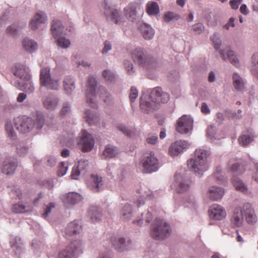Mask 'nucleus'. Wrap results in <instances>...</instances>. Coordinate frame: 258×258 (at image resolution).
Wrapping results in <instances>:
<instances>
[{
    "instance_id": "nucleus-21",
    "label": "nucleus",
    "mask_w": 258,
    "mask_h": 258,
    "mask_svg": "<svg viewBox=\"0 0 258 258\" xmlns=\"http://www.w3.org/2000/svg\"><path fill=\"white\" fill-rule=\"evenodd\" d=\"M224 194V190L222 188L217 186H212L208 190L209 198L212 201H218L221 200Z\"/></svg>"
},
{
    "instance_id": "nucleus-22",
    "label": "nucleus",
    "mask_w": 258,
    "mask_h": 258,
    "mask_svg": "<svg viewBox=\"0 0 258 258\" xmlns=\"http://www.w3.org/2000/svg\"><path fill=\"white\" fill-rule=\"evenodd\" d=\"M82 231V226L79 221H75L69 224L66 228L67 236L77 235Z\"/></svg>"
},
{
    "instance_id": "nucleus-28",
    "label": "nucleus",
    "mask_w": 258,
    "mask_h": 258,
    "mask_svg": "<svg viewBox=\"0 0 258 258\" xmlns=\"http://www.w3.org/2000/svg\"><path fill=\"white\" fill-rule=\"evenodd\" d=\"M23 48L27 51L32 53L37 49V44L36 42L29 38H25L22 42Z\"/></svg>"
},
{
    "instance_id": "nucleus-1",
    "label": "nucleus",
    "mask_w": 258,
    "mask_h": 258,
    "mask_svg": "<svg viewBox=\"0 0 258 258\" xmlns=\"http://www.w3.org/2000/svg\"><path fill=\"white\" fill-rule=\"evenodd\" d=\"M96 85L97 82L95 78L92 76L89 77L87 85L86 96L87 103L93 108H97V107L96 102V94H98L103 101L107 104H110L112 101L110 95L104 87H100L97 92H96Z\"/></svg>"
},
{
    "instance_id": "nucleus-48",
    "label": "nucleus",
    "mask_w": 258,
    "mask_h": 258,
    "mask_svg": "<svg viewBox=\"0 0 258 258\" xmlns=\"http://www.w3.org/2000/svg\"><path fill=\"white\" fill-rule=\"evenodd\" d=\"M152 219V214L150 212H148L146 214V216L145 218H144V219L143 218L142 219H139L138 220L134 221H133V223L134 224L140 225L143 223V220H145L146 223H149L150 222Z\"/></svg>"
},
{
    "instance_id": "nucleus-6",
    "label": "nucleus",
    "mask_w": 258,
    "mask_h": 258,
    "mask_svg": "<svg viewBox=\"0 0 258 258\" xmlns=\"http://www.w3.org/2000/svg\"><path fill=\"white\" fill-rule=\"evenodd\" d=\"M171 233L170 225L163 220L157 219L152 224L151 236L157 240H162L169 236Z\"/></svg>"
},
{
    "instance_id": "nucleus-13",
    "label": "nucleus",
    "mask_w": 258,
    "mask_h": 258,
    "mask_svg": "<svg viewBox=\"0 0 258 258\" xmlns=\"http://www.w3.org/2000/svg\"><path fill=\"white\" fill-rule=\"evenodd\" d=\"M192 124L191 118L184 115L177 121L176 130L180 134H186L192 129Z\"/></svg>"
},
{
    "instance_id": "nucleus-40",
    "label": "nucleus",
    "mask_w": 258,
    "mask_h": 258,
    "mask_svg": "<svg viewBox=\"0 0 258 258\" xmlns=\"http://www.w3.org/2000/svg\"><path fill=\"white\" fill-rule=\"evenodd\" d=\"M132 207L130 204H125L121 210V218L123 220L127 221L132 216Z\"/></svg>"
},
{
    "instance_id": "nucleus-44",
    "label": "nucleus",
    "mask_w": 258,
    "mask_h": 258,
    "mask_svg": "<svg viewBox=\"0 0 258 258\" xmlns=\"http://www.w3.org/2000/svg\"><path fill=\"white\" fill-rule=\"evenodd\" d=\"M27 207L21 204H16L13 206L12 210V211L16 213H22L26 212L29 211V209H26Z\"/></svg>"
},
{
    "instance_id": "nucleus-24",
    "label": "nucleus",
    "mask_w": 258,
    "mask_h": 258,
    "mask_svg": "<svg viewBox=\"0 0 258 258\" xmlns=\"http://www.w3.org/2000/svg\"><path fill=\"white\" fill-rule=\"evenodd\" d=\"M58 104V98L52 95L46 97L43 100V105L47 110H54L56 108Z\"/></svg>"
},
{
    "instance_id": "nucleus-49",
    "label": "nucleus",
    "mask_w": 258,
    "mask_h": 258,
    "mask_svg": "<svg viewBox=\"0 0 258 258\" xmlns=\"http://www.w3.org/2000/svg\"><path fill=\"white\" fill-rule=\"evenodd\" d=\"M192 30L197 34L201 33L204 30V26L202 23H197L192 25Z\"/></svg>"
},
{
    "instance_id": "nucleus-60",
    "label": "nucleus",
    "mask_w": 258,
    "mask_h": 258,
    "mask_svg": "<svg viewBox=\"0 0 258 258\" xmlns=\"http://www.w3.org/2000/svg\"><path fill=\"white\" fill-rule=\"evenodd\" d=\"M221 169L220 167H217L215 172L214 173V176L217 178L218 180H219L220 182H222L223 180V177L221 174Z\"/></svg>"
},
{
    "instance_id": "nucleus-39",
    "label": "nucleus",
    "mask_w": 258,
    "mask_h": 258,
    "mask_svg": "<svg viewBox=\"0 0 258 258\" xmlns=\"http://www.w3.org/2000/svg\"><path fill=\"white\" fill-rule=\"evenodd\" d=\"M233 86L237 90H242L244 87V82L242 78L237 74L233 75Z\"/></svg>"
},
{
    "instance_id": "nucleus-31",
    "label": "nucleus",
    "mask_w": 258,
    "mask_h": 258,
    "mask_svg": "<svg viewBox=\"0 0 258 258\" xmlns=\"http://www.w3.org/2000/svg\"><path fill=\"white\" fill-rule=\"evenodd\" d=\"M171 186L179 193L185 192L189 188V185L187 182L185 181H181L180 182L175 181Z\"/></svg>"
},
{
    "instance_id": "nucleus-19",
    "label": "nucleus",
    "mask_w": 258,
    "mask_h": 258,
    "mask_svg": "<svg viewBox=\"0 0 258 258\" xmlns=\"http://www.w3.org/2000/svg\"><path fill=\"white\" fill-rule=\"evenodd\" d=\"M187 143L185 141H178L172 144L169 148V154L171 156H177L183 152V150L187 146Z\"/></svg>"
},
{
    "instance_id": "nucleus-51",
    "label": "nucleus",
    "mask_w": 258,
    "mask_h": 258,
    "mask_svg": "<svg viewBox=\"0 0 258 258\" xmlns=\"http://www.w3.org/2000/svg\"><path fill=\"white\" fill-rule=\"evenodd\" d=\"M88 165V162L87 160L82 159L78 162V165L77 167L82 172L85 170Z\"/></svg>"
},
{
    "instance_id": "nucleus-42",
    "label": "nucleus",
    "mask_w": 258,
    "mask_h": 258,
    "mask_svg": "<svg viewBox=\"0 0 258 258\" xmlns=\"http://www.w3.org/2000/svg\"><path fill=\"white\" fill-rule=\"evenodd\" d=\"M45 119L43 115L41 113H38L36 114L35 122H34V126H35L37 129H40L42 127L44 123Z\"/></svg>"
},
{
    "instance_id": "nucleus-14",
    "label": "nucleus",
    "mask_w": 258,
    "mask_h": 258,
    "mask_svg": "<svg viewBox=\"0 0 258 258\" xmlns=\"http://www.w3.org/2000/svg\"><path fill=\"white\" fill-rule=\"evenodd\" d=\"M78 145L82 148L83 151L88 152L91 151L94 147V140L91 135L86 130H82Z\"/></svg>"
},
{
    "instance_id": "nucleus-10",
    "label": "nucleus",
    "mask_w": 258,
    "mask_h": 258,
    "mask_svg": "<svg viewBox=\"0 0 258 258\" xmlns=\"http://www.w3.org/2000/svg\"><path fill=\"white\" fill-rule=\"evenodd\" d=\"M141 163L143 172L144 173H151L156 171L159 168L158 160L155 156L153 152L145 153Z\"/></svg>"
},
{
    "instance_id": "nucleus-34",
    "label": "nucleus",
    "mask_w": 258,
    "mask_h": 258,
    "mask_svg": "<svg viewBox=\"0 0 258 258\" xmlns=\"http://www.w3.org/2000/svg\"><path fill=\"white\" fill-rule=\"evenodd\" d=\"M232 182L237 190L244 194L248 193L247 187L238 178H233Z\"/></svg>"
},
{
    "instance_id": "nucleus-27",
    "label": "nucleus",
    "mask_w": 258,
    "mask_h": 258,
    "mask_svg": "<svg viewBox=\"0 0 258 258\" xmlns=\"http://www.w3.org/2000/svg\"><path fill=\"white\" fill-rule=\"evenodd\" d=\"M45 21L46 18L43 13H37L30 23V27L32 29L35 30L38 27L39 24L44 23Z\"/></svg>"
},
{
    "instance_id": "nucleus-61",
    "label": "nucleus",
    "mask_w": 258,
    "mask_h": 258,
    "mask_svg": "<svg viewBox=\"0 0 258 258\" xmlns=\"http://www.w3.org/2000/svg\"><path fill=\"white\" fill-rule=\"evenodd\" d=\"M104 48L102 49V52L103 54L106 53L109 50L111 49V45L110 42L108 41H105L104 43Z\"/></svg>"
},
{
    "instance_id": "nucleus-17",
    "label": "nucleus",
    "mask_w": 258,
    "mask_h": 258,
    "mask_svg": "<svg viewBox=\"0 0 258 258\" xmlns=\"http://www.w3.org/2000/svg\"><path fill=\"white\" fill-rule=\"evenodd\" d=\"M243 214L245 220L248 224H253L256 222L257 217L252 205L249 203L243 204Z\"/></svg>"
},
{
    "instance_id": "nucleus-18",
    "label": "nucleus",
    "mask_w": 258,
    "mask_h": 258,
    "mask_svg": "<svg viewBox=\"0 0 258 258\" xmlns=\"http://www.w3.org/2000/svg\"><path fill=\"white\" fill-rule=\"evenodd\" d=\"M104 9L105 15L108 21L115 24H118L121 21L119 12L117 10H112L107 5H105Z\"/></svg>"
},
{
    "instance_id": "nucleus-37",
    "label": "nucleus",
    "mask_w": 258,
    "mask_h": 258,
    "mask_svg": "<svg viewBox=\"0 0 258 258\" xmlns=\"http://www.w3.org/2000/svg\"><path fill=\"white\" fill-rule=\"evenodd\" d=\"M85 118L86 121L90 125L98 123L99 120L96 114L90 110H87L85 112Z\"/></svg>"
},
{
    "instance_id": "nucleus-32",
    "label": "nucleus",
    "mask_w": 258,
    "mask_h": 258,
    "mask_svg": "<svg viewBox=\"0 0 258 258\" xmlns=\"http://www.w3.org/2000/svg\"><path fill=\"white\" fill-rule=\"evenodd\" d=\"M117 148L111 145H107L103 152V155L105 158H112L115 157L118 154Z\"/></svg>"
},
{
    "instance_id": "nucleus-58",
    "label": "nucleus",
    "mask_w": 258,
    "mask_h": 258,
    "mask_svg": "<svg viewBox=\"0 0 258 258\" xmlns=\"http://www.w3.org/2000/svg\"><path fill=\"white\" fill-rule=\"evenodd\" d=\"M55 207V205L54 203H50L48 206L46 207L45 211L43 214V217L44 218H46L48 214L50 213L51 209L54 208Z\"/></svg>"
},
{
    "instance_id": "nucleus-55",
    "label": "nucleus",
    "mask_w": 258,
    "mask_h": 258,
    "mask_svg": "<svg viewBox=\"0 0 258 258\" xmlns=\"http://www.w3.org/2000/svg\"><path fill=\"white\" fill-rule=\"evenodd\" d=\"M124 66L127 73L130 75H131L133 72V64L128 61H125L124 62Z\"/></svg>"
},
{
    "instance_id": "nucleus-23",
    "label": "nucleus",
    "mask_w": 258,
    "mask_h": 258,
    "mask_svg": "<svg viewBox=\"0 0 258 258\" xmlns=\"http://www.w3.org/2000/svg\"><path fill=\"white\" fill-rule=\"evenodd\" d=\"M228 166L230 172L233 174L239 175L245 171L244 166L241 165L239 161L234 159L230 160Z\"/></svg>"
},
{
    "instance_id": "nucleus-2",
    "label": "nucleus",
    "mask_w": 258,
    "mask_h": 258,
    "mask_svg": "<svg viewBox=\"0 0 258 258\" xmlns=\"http://www.w3.org/2000/svg\"><path fill=\"white\" fill-rule=\"evenodd\" d=\"M62 74L57 68L53 69L52 72L49 68L45 67L40 70V85L48 89L57 90L59 87Z\"/></svg>"
},
{
    "instance_id": "nucleus-33",
    "label": "nucleus",
    "mask_w": 258,
    "mask_h": 258,
    "mask_svg": "<svg viewBox=\"0 0 258 258\" xmlns=\"http://www.w3.org/2000/svg\"><path fill=\"white\" fill-rule=\"evenodd\" d=\"M146 12L149 15H155L159 12V8L156 2H149L146 5Z\"/></svg>"
},
{
    "instance_id": "nucleus-62",
    "label": "nucleus",
    "mask_w": 258,
    "mask_h": 258,
    "mask_svg": "<svg viewBox=\"0 0 258 258\" xmlns=\"http://www.w3.org/2000/svg\"><path fill=\"white\" fill-rule=\"evenodd\" d=\"M27 148L25 147H23L22 148L20 147H17V152L18 154L20 156H23L25 155L27 153Z\"/></svg>"
},
{
    "instance_id": "nucleus-63",
    "label": "nucleus",
    "mask_w": 258,
    "mask_h": 258,
    "mask_svg": "<svg viewBox=\"0 0 258 258\" xmlns=\"http://www.w3.org/2000/svg\"><path fill=\"white\" fill-rule=\"evenodd\" d=\"M201 111L204 114H208L210 110L209 107L206 103H203L201 106Z\"/></svg>"
},
{
    "instance_id": "nucleus-57",
    "label": "nucleus",
    "mask_w": 258,
    "mask_h": 258,
    "mask_svg": "<svg viewBox=\"0 0 258 258\" xmlns=\"http://www.w3.org/2000/svg\"><path fill=\"white\" fill-rule=\"evenodd\" d=\"M242 0H230V5L232 9L237 10Z\"/></svg>"
},
{
    "instance_id": "nucleus-47",
    "label": "nucleus",
    "mask_w": 258,
    "mask_h": 258,
    "mask_svg": "<svg viewBox=\"0 0 258 258\" xmlns=\"http://www.w3.org/2000/svg\"><path fill=\"white\" fill-rule=\"evenodd\" d=\"M211 40L213 42L214 48L218 50L221 44V40L217 34H213L211 37Z\"/></svg>"
},
{
    "instance_id": "nucleus-36",
    "label": "nucleus",
    "mask_w": 258,
    "mask_h": 258,
    "mask_svg": "<svg viewBox=\"0 0 258 258\" xmlns=\"http://www.w3.org/2000/svg\"><path fill=\"white\" fill-rule=\"evenodd\" d=\"M63 86L67 93L68 94L71 93L75 88L73 78L70 76L67 77L63 81Z\"/></svg>"
},
{
    "instance_id": "nucleus-50",
    "label": "nucleus",
    "mask_w": 258,
    "mask_h": 258,
    "mask_svg": "<svg viewBox=\"0 0 258 258\" xmlns=\"http://www.w3.org/2000/svg\"><path fill=\"white\" fill-rule=\"evenodd\" d=\"M102 75L104 78L107 81H112L115 78L114 74L108 70L104 71Z\"/></svg>"
},
{
    "instance_id": "nucleus-53",
    "label": "nucleus",
    "mask_w": 258,
    "mask_h": 258,
    "mask_svg": "<svg viewBox=\"0 0 258 258\" xmlns=\"http://www.w3.org/2000/svg\"><path fill=\"white\" fill-rule=\"evenodd\" d=\"M176 15L173 12H168L166 13L164 16L163 19L164 21L168 22L170 21L172 19L175 18Z\"/></svg>"
},
{
    "instance_id": "nucleus-4",
    "label": "nucleus",
    "mask_w": 258,
    "mask_h": 258,
    "mask_svg": "<svg viewBox=\"0 0 258 258\" xmlns=\"http://www.w3.org/2000/svg\"><path fill=\"white\" fill-rule=\"evenodd\" d=\"M150 97L152 102L145 101L143 97H141L140 101V107L145 112L148 113L153 109L154 103H167L169 100V95L165 92H163L160 87H156L152 89Z\"/></svg>"
},
{
    "instance_id": "nucleus-9",
    "label": "nucleus",
    "mask_w": 258,
    "mask_h": 258,
    "mask_svg": "<svg viewBox=\"0 0 258 258\" xmlns=\"http://www.w3.org/2000/svg\"><path fill=\"white\" fill-rule=\"evenodd\" d=\"M63 27L61 22L58 20H53L51 26V32L53 37L56 40L57 45L63 48H67L71 45L70 41L64 37H59L63 33Z\"/></svg>"
},
{
    "instance_id": "nucleus-16",
    "label": "nucleus",
    "mask_w": 258,
    "mask_h": 258,
    "mask_svg": "<svg viewBox=\"0 0 258 258\" xmlns=\"http://www.w3.org/2000/svg\"><path fill=\"white\" fill-rule=\"evenodd\" d=\"M111 242L112 246L118 251H122L131 248V241H126L123 237L114 236L111 237Z\"/></svg>"
},
{
    "instance_id": "nucleus-20",
    "label": "nucleus",
    "mask_w": 258,
    "mask_h": 258,
    "mask_svg": "<svg viewBox=\"0 0 258 258\" xmlns=\"http://www.w3.org/2000/svg\"><path fill=\"white\" fill-rule=\"evenodd\" d=\"M140 9L141 6L139 3H130L124 8V15L127 19L133 21L136 18L137 11Z\"/></svg>"
},
{
    "instance_id": "nucleus-11",
    "label": "nucleus",
    "mask_w": 258,
    "mask_h": 258,
    "mask_svg": "<svg viewBox=\"0 0 258 258\" xmlns=\"http://www.w3.org/2000/svg\"><path fill=\"white\" fill-rule=\"evenodd\" d=\"M15 127L22 133L29 132L34 126V121L30 117L19 116L15 119Z\"/></svg>"
},
{
    "instance_id": "nucleus-30",
    "label": "nucleus",
    "mask_w": 258,
    "mask_h": 258,
    "mask_svg": "<svg viewBox=\"0 0 258 258\" xmlns=\"http://www.w3.org/2000/svg\"><path fill=\"white\" fill-rule=\"evenodd\" d=\"M17 167V164L15 161H10L9 160H6L4 163L2 168V172L6 175L13 174Z\"/></svg>"
},
{
    "instance_id": "nucleus-64",
    "label": "nucleus",
    "mask_w": 258,
    "mask_h": 258,
    "mask_svg": "<svg viewBox=\"0 0 258 258\" xmlns=\"http://www.w3.org/2000/svg\"><path fill=\"white\" fill-rule=\"evenodd\" d=\"M70 110V106L68 104H66L63 105L61 109L60 114L61 115H65L67 112Z\"/></svg>"
},
{
    "instance_id": "nucleus-29",
    "label": "nucleus",
    "mask_w": 258,
    "mask_h": 258,
    "mask_svg": "<svg viewBox=\"0 0 258 258\" xmlns=\"http://www.w3.org/2000/svg\"><path fill=\"white\" fill-rule=\"evenodd\" d=\"M82 199L80 195L76 192H70L63 199L64 204H75Z\"/></svg>"
},
{
    "instance_id": "nucleus-5",
    "label": "nucleus",
    "mask_w": 258,
    "mask_h": 258,
    "mask_svg": "<svg viewBox=\"0 0 258 258\" xmlns=\"http://www.w3.org/2000/svg\"><path fill=\"white\" fill-rule=\"evenodd\" d=\"M14 74L17 77L25 81V83L19 82L18 83V88L20 90L29 92L33 91L34 88L30 81V75L26 71V67L24 65L17 64L15 66V70L14 71Z\"/></svg>"
},
{
    "instance_id": "nucleus-8",
    "label": "nucleus",
    "mask_w": 258,
    "mask_h": 258,
    "mask_svg": "<svg viewBox=\"0 0 258 258\" xmlns=\"http://www.w3.org/2000/svg\"><path fill=\"white\" fill-rule=\"evenodd\" d=\"M131 55L135 62L140 64L143 67L153 68L156 66V60L153 57L145 54L143 49L141 48H137L133 50Z\"/></svg>"
},
{
    "instance_id": "nucleus-12",
    "label": "nucleus",
    "mask_w": 258,
    "mask_h": 258,
    "mask_svg": "<svg viewBox=\"0 0 258 258\" xmlns=\"http://www.w3.org/2000/svg\"><path fill=\"white\" fill-rule=\"evenodd\" d=\"M208 215L210 219L212 220L222 221L226 217L227 212L221 205L214 204L210 207Z\"/></svg>"
},
{
    "instance_id": "nucleus-7",
    "label": "nucleus",
    "mask_w": 258,
    "mask_h": 258,
    "mask_svg": "<svg viewBox=\"0 0 258 258\" xmlns=\"http://www.w3.org/2000/svg\"><path fill=\"white\" fill-rule=\"evenodd\" d=\"M83 244L81 240L72 241L66 248L61 250L58 258H76L83 253Z\"/></svg>"
},
{
    "instance_id": "nucleus-26",
    "label": "nucleus",
    "mask_w": 258,
    "mask_h": 258,
    "mask_svg": "<svg viewBox=\"0 0 258 258\" xmlns=\"http://www.w3.org/2000/svg\"><path fill=\"white\" fill-rule=\"evenodd\" d=\"M139 29L143 37L145 39L149 40L153 37L155 33L154 30L150 26L146 24H143L141 25Z\"/></svg>"
},
{
    "instance_id": "nucleus-52",
    "label": "nucleus",
    "mask_w": 258,
    "mask_h": 258,
    "mask_svg": "<svg viewBox=\"0 0 258 258\" xmlns=\"http://www.w3.org/2000/svg\"><path fill=\"white\" fill-rule=\"evenodd\" d=\"M138 95V90L134 87H132L130 89V99L131 102H133L137 98Z\"/></svg>"
},
{
    "instance_id": "nucleus-54",
    "label": "nucleus",
    "mask_w": 258,
    "mask_h": 258,
    "mask_svg": "<svg viewBox=\"0 0 258 258\" xmlns=\"http://www.w3.org/2000/svg\"><path fill=\"white\" fill-rule=\"evenodd\" d=\"M81 172V171L77 167H73L71 175L72 179H77Z\"/></svg>"
},
{
    "instance_id": "nucleus-41",
    "label": "nucleus",
    "mask_w": 258,
    "mask_h": 258,
    "mask_svg": "<svg viewBox=\"0 0 258 258\" xmlns=\"http://www.w3.org/2000/svg\"><path fill=\"white\" fill-rule=\"evenodd\" d=\"M252 62L251 72L254 76L258 78V53H255L252 55Z\"/></svg>"
},
{
    "instance_id": "nucleus-43",
    "label": "nucleus",
    "mask_w": 258,
    "mask_h": 258,
    "mask_svg": "<svg viewBox=\"0 0 258 258\" xmlns=\"http://www.w3.org/2000/svg\"><path fill=\"white\" fill-rule=\"evenodd\" d=\"M227 56L232 64L236 67H238L239 66V60L232 51L228 50L227 53Z\"/></svg>"
},
{
    "instance_id": "nucleus-15",
    "label": "nucleus",
    "mask_w": 258,
    "mask_h": 258,
    "mask_svg": "<svg viewBox=\"0 0 258 258\" xmlns=\"http://www.w3.org/2000/svg\"><path fill=\"white\" fill-rule=\"evenodd\" d=\"M243 204L235 207L230 219V224L233 228L240 227L242 226L244 219Z\"/></svg>"
},
{
    "instance_id": "nucleus-46",
    "label": "nucleus",
    "mask_w": 258,
    "mask_h": 258,
    "mask_svg": "<svg viewBox=\"0 0 258 258\" xmlns=\"http://www.w3.org/2000/svg\"><path fill=\"white\" fill-rule=\"evenodd\" d=\"M67 170L68 166L67 165V163L64 162H61L58 166V169L57 171L58 176H63L66 173Z\"/></svg>"
},
{
    "instance_id": "nucleus-25",
    "label": "nucleus",
    "mask_w": 258,
    "mask_h": 258,
    "mask_svg": "<svg viewBox=\"0 0 258 258\" xmlns=\"http://www.w3.org/2000/svg\"><path fill=\"white\" fill-rule=\"evenodd\" d=\"M90 179L91 183L89 186L91 190L93 192L99 191L103 185L102 177H99L97 175H92Z\"/></svg>"
},
{
    "instance_id": "nucleus-38",
    "label": "nucleus",
    "mask_w": 258,
    "mask_h": 258,
    "mask_svg": "<svg viewBox=\"0 0 258 258\" xmlns=\"http://www.w3.org/2000/svg\"><path fill=\"white\" fill-rule=\"evenodd\" d=\"M253 136L247 132L246 134H243L238 139V142L243 146H246L253 140Z\"/></svg>"
},
{
    "instance_id": "nucleus-3",
    "label": "nucleus",
    "mask_w": 258,
    "mask_h": 258,
    "mask_svg": "<svg viewBox=\"0 0 258 258\" xmlns=\"http://www.w3.org/2000/svg\"><path fill=\"white\" fill-rule=\"evenodd\" d=\"M209 155L206 150L197 149L195 151V159H191L187 161L188 168L198 175H202L203 172L207 169L206 159Z\"/></svg>"
},
{
    "instance_id": "nucleus-35",
    "label": "nucleus",
    "mask_w": 258,
    "mask_h": 258,
    "mask_svg": "<svg viewBox=\"0 0 258 258\" xmlns=\"http://www.w3.org/2000/svg\"><path fill=\"white\" fill-rule=\"evenodd\" d=\"M89 214L91 217V221L92 223L98 221L101 217L99 209L97 207H92L89 211Z\"/></svg>"
},
{
    "instance_id": "nucleus-56",
    "label": "nucleus",
    "mask_w": 258,
    "mask_h": 258,
    "mask_svg": "<svg viewBox=\"0 0 258 258\" xmlns=\"http://www.w3.org/2000/svg\"><path fill=\"white\" fill-rule=\"evenodd\" d=\"M7 31L8 34L14 35L18 33L19 29L16 25H14L9 27Z\"/></svg>"
},
{
    "instance_id": "nucleus-45",
    "label": "nucleus",
    "mask_w": 258,
    "mask_h": 258,
    "mask_svg": "<svg viewBox=\"0 0 258 258\" xmlns=\"http://www.w3.org/2000/svg\"><path fill=\"white\" fill-rule=\"evenodd\" d=\"M5 127L8 137L12 140H15L16 138V135L14 131L12 124L11 123L7 122L6 124Z\"/></svg>"
},
{
    "instance_id": "nucleus-59",
    "label": "nucleus",
    "mask_w": 258,
    "mask_h": 258,
    "mask_svg": "<svg viewBox=\"0 0 258 258\" xmlns=\"http://www.w3.org/2000/svg\"><path fill=\"white\" fill-rule=\"evenodd\" d=\"M157 139L158 137L157 135H150L147 138L146 141L148 144H155L156 143Z\"/></svg>"
}]
</instances>
